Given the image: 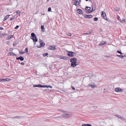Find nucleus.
Returning <instances> with one entry per match:
<instances>
[{
    "mask_svg": "<svg viewBox=\"0 0 126 126\" xmlns=\"http://www.w3.org/2000/svg\"><path fill=\"white\" fill-rule=\"evenodd\" d=\"M86 0V1H88L89 0Z\"/></svg>",
    "mask_w": 126,
    "mask_h": 126,
    "instance_id": "61",
    "label": "nucleus"
},
{
    "mask_svg": "<svg viewBox=\"0 0 126 126\" xmlns=\"http://www.w3.org/2000/svg\"><path fill=\"white\" fill-rule=\"evenodd\" d=\"M88 11H86V13H90L93 12L91 10H88Z\"/></svg>",
    "mask_w": 126,
    "mask_h": 126,
    "instance_id": "31",
    "label": "nucleus"
},
{
    "mask_svg": "<svg viewBox=\"0 0 126 126\" xmlns=\"http://www.w3.org/2000/svg\"><path fill=\"white\" fill-rule=\"evenodd\" d=\"M23 117V116H21L20 117L19 116H17L16 117H13L12 118H14V119H16V118H17L18 119H19L20 118H21Z\"/></svg>",
    "mask_w": 126,
    "mask_h": 126,
    "instance_id": "21",
    "label": "nucleus"
},
{
    "mask_svg": "<svg viewBox=\"0 0 126 126\" xmlns=\"http://www.w3.org/2000/svg\"><path fill=\"white\" fill-rule=\"evenodd\" d=\"M56 45H54V46H50L48 47V48L49 49L52 50H55L56 49Z\"/></svg>",
    "mask_w": 126,
    "mask_h": 126,
    "instance_id": "6",
    "label": "nucleus"
},
{
    "mask_svg": "<svg viewBox=\"0 0 126 126\" xmlns=\"http://www.w3.org/2000/svg\"><path fill=\"white\" fill-rule=\"evenodd\" d=\"M59 117H55V118H58Z\"/></svg>",
    "mask_w": 126,
    "mask_h": 126,
    "instance_id": "57",
    "label": "nucleus"
},
{
    "mask_svg": "<svg viewBox=\"0 0 126 126\" xmlns=\"http://www.w3.org/2000/svg\"><path fill=\"white\" fill-rule=\"evenodd\" d=\"M117 52L118 53L122 55L123 53L121 51H120L119 50H118L117 51Z\"/></svg>",
    "mask_w": 126,
    "mask_h": 126,
    "instance_id": "36",
    "label": "nucleus"
},
{
    "mask_svg": "<svg viewBox=\"0 0 126 126\" xmlns=\"http://www.w3.org/2000/svg\"><path fill=\"white\" fill-rule=\"evenodd\" d=\"M20 12L19 11H17L16 12V14L17 15L19 16H20Z\"/></svg>",
    "mask_w": 126,
    "mask_h": 126,
    "instance_id": "34",
    "label": "nucleus"
},
{
    "mask_svg": "<svg viewBox=\"0 0 126 126\" xmlns=\"http://www.w3.org/2000/svg\"><path fill=\"white\" fill-rule=\"evenodd\" d=\"M9 54L10 55H13L14 56H17V55L15 54L14 53H13V52H10L9 53Z\"/></svg>",
    "mask_w": 126,
    "mask_h": 126,
    "instance_id": "22",
    "label": "nucleus"
},
{
    "mask_svg": "<svg viewBox=\"0 0 126 126\" xmlns=\"http://www.w3.org/2000/svg\"><path fill=\"white\" fill-rule=\"evenodd\" d=\"M80 0H76V1H77V3H78V5H79V4H80V2H81Z\"/></svg>",
    "mask_w": 126,
    "mask_h": 126,
    "instance_id": "39",
    "label": "nucleus"
},
{
    "mask_svg": "<svg viewBox=\"0 0 126 126\" xmlns=\"http://www.w3.org/2000/svg\"><path fill=\"white\" fill-rule=\"evenodd\" d=\"M117 56L121 58H123L124 57H126V56H123L122 55H117Z\"/></svg>",
    "mask_w": 126,
    "mask_h": 126,
    "instance_id": "24",
    "label": "nucleus"
},
{
    "mask_svg": "<svg viewBox=\"0 0 126 126\" xmlns=\"http://www.w3.org/2000/svg\"><path fill=\"white\" fill-rule=\"evenodd\" d=\"M10 39V38H9V37L8 36H7V37H6V39L7 40H9Z\"/></svg>",
    "mask_w": 126,
    "mask_h": 126,
    "instance_id": "56",
    "label": "nucleus"
},
{
    "mask_svg": "<svg viewBox=\"0 0 126 126\" xmlns=\"http://www.w3.org/2000/svg\"><path fill=\"white\" fill-rule=\"evenodd\" d=\"M58 111H62L63 112H65L64 111V110H61V109H58Z\"/></svg>",
    "mask_w": 126,
    "mask_h": 126,
    "instance_id": "43",
    "label": "nucleus"
},
{
    "mask_svg": "<svg viewBox=\"0 0 126 126\" xmlns=\"http://www.w3.org/2000/svg\"><path fill=\"white\" fill-rule=\"evenodd\" d=\"M44 91L46 92H47L48 91V89H46L44 90Z\"/></svg>",
    "mask_w": 126,
    "mask_h": 126,
    "instance_id": "50",
    "label": "nucleus"
},
{
    "mask_svg": "<svg viewBox=\"0 0 126 126\" xmlns=\"http://www.w3.org/2000/svg\"><path fill=\"white\" fill-rule=\"evenodd\" d=\"M125 21V20L124 19H123L122 21H120V22L122 23H123Z\"/></svg>",
    "mask_w": 126,
    "mask_h": 126,
    "instance_id": "44",
    "label": "nucleus"
},
{
    "mask_svg": "<svg viewBox=\"0 0 126 126\" xmlns=\"http://www.w3.org/2000/svg\"><path fill=\"white\" fill-rule=\"evenodd\" d=\"M119 20L120 21H122V20L121 19H119Z\"/></svg>",
    "mask_w": 126,
    "mask_h": 126,
    "instance_id": "59",
    "label": "nucleus"
},
{
    "mask_svg": "<svg viewBox=\"0 0 126 126\" xmlns=\"http://www.w3.org/2000/svg\"><path fill=\"white\" fill-rule=\"evenodd\" d=\"M49 1V0H47V2H48Z\"/></svg>",
    "mask_w": 126,
    "mask_h": 126,
    "instance_id": "60",
    "label": "nucleus"
},
{
    "mask_svg": "<svg viewBox=\"0 0 126 126\" xmlns=\"http://www.w3.org/2000/svg\"><path fill=\"white\" fill-rule=\"evenodd\" d=\"M35 14H37V13H35Z\"/></svg>",
    "mask_w": 126,
    "mask_h": 126,
    "instance_id": "62",
    "label": "nucleus"
},
{
    "mask_svg": "<svg viewBox=\"0 0 126 126\" xmlns=\"http://www.w3.org/2000/svg\"><path fill=\"white\" fill-rule=\"evenodd\" d=\"M67 35L69 36H71V34L70 33H68V34H67Z\"/></svg>",
    "mask_w": 126,
    "mask_h": 126,
    "instance_id": "49",
    "label": "nucleus"
},
{
    "mask_svg": "<svg viewBox=\"0 0 126 126\" xmlns=\"http://www.w3.org/2000/svg\"><path fill=\"white\" fill-rule=\"evenodd\" d=\"M9 41H7L6 42V44H7L8 45L9 44Z\"/></svg>",
    "mask_w": 126,
    "mask_h": 126,
    "instance_id": "53",
    "label": "nucleus"
},
{
    "mask_svg": "<svg viewBox=\"0 0 126 126\" xmlns=\"http://www.w3.org/2000/svg\"><path fill=\"white\" fill-rule=\"evenodd\" d=\"M85 9L87 10H89L91 9V8L90 7L86 6L85 7Z\"/></svg>",
    "mask_w": 126,
    "mask_h": 126,
    "instance_id": "33",
    "label": "nucleus"
},
{
    "mask_svg": "<svg viewBox=\"0 0 126 126\" xmlns=\"http://www.w3.org/2000/svg\"><path fill=\"white\" fill-rule=\"evenodd\" d=\"M119 10V8L118 7H116L114 9L115 11L116 12H118Z\"/></svg>",
    "mask_w": 126,
    "mask_h": 126,
    "instance_id": "32",
    "label": "nucleus"
},
{
    "mask_svg": "<svg viewBox=\"0 0 126 126\" xmlns=\"http://www.w3.org/2000/svg\"><path fill=\"white\" fill-rule=\"evenodd\" d=\"M67 55L69 57H73L74 56V54L75 53L71 51H67Z\"/></svg>",
    "mask_w": 126,
    "mask_h": 126,
    "instance_id": "5",
    "label": "nucleus"
},
{
    "mask_svg": "<svg viewBox=\"0 0 126 126\" xmlns=\"http://www.w3.org/2000/svg\"><path fill=\"white\" fill-rule=\"evenodd\" d=\"M114 91L116 92H122V90L119 88H116L115 89Z\"/></svg>",
    "mask_w": 126,
    "mask_h": 126,
    "instance_id": "8",
    "label": "nucleus"
},
{
    "mask_svg": "<svg viewBox=\"0 0 126 126\" xmlns=\"http://www.w3.org/2000/svg\"><path fill=\"white\" fill-rule=\"evenodd\" d=\"M106 41H102L101 42L100 44H99V45L100 46H102L104 45V44H106Z\"/></svg>",
    "mask_w": 126,
    "mask_h": 126,
    "instance_id": "19",
    "label": "nucleus"
},
{
    "mask_svg": "<svg viewBox=\"0 0 126 126\" xmlns=\"http://www.w3.org/2000/svg\"><path fill=\"white\" fill-rule=\"evenodd\" d=\"M77 60L76 58H72L70 59V61L71 63L77 62Z\"/></svg>",
    "mask_w": 126,
    "mask_h": 126,
    "instance_id": "12",
    "label": "nucleus"
},
{
    "mask_svg": "<svg viewBox=\"0 0 126 126\" xmlns=\"http://www.w3.org/2000/svg\"><path fill=\"white\" fill-rule=\"evenodd\" d=\"M52 88V86L50 85H44L43 88Z\"/></svg>",
    "mask_w": 126,
    "mask_h": 126,
    "instance_id": "23",
    "label": "nucleus"
},
{
    "mask_svg": "<svg viewBox=\"0 0 126 126\" xmlns=\"http://www.w3.org/2000/svg\"><path fill=\"white\" fill-rule=\"evenodd\" d=\"M92 32H88L87 33H85V34H89L91 33Z\"/></svg>",
    "mask_w": 126,
    "mask_h": 126,
    "instance_id": "40",
    "label": "nucleus"
},
{
    "mask_svg": "<svg viewBox=\"0 0 126 126\" xmlns=\"http://www.w3.org/2000/svg\"><path fill=\"white\" fill-rule=\"evenodd\" d=\"M7 35V34L5 33L0 34V37H2L3 36H5Z\"/></svg>",
    "mask_w": 126,
    "mask_h": 126,
    "instance_id": "25",
    "label": "nucleus"
},
{
    "mask_svg": "<svg viewBox=\"0 0 126 126\" xmlns=\"http://www.w3.org/2000/svg\"><path fill=\"white\" fill-rule=\"evenodd\" d=\"M16 59L17 60H20L21 61H23L24 60V57L22 56H20L19 57H17L16 58Z\"/></svg>",
    "mask_w": 126,
    "mask_h": 126,
    "instance_id": "14",
    "label": "nucleus"
},
{
    "mask_svg": "<svg viewBox=\"0 0 126 126\" xmlns=\"http://www.w3.org/2000/svg\"><path fill=\"white\" fill-rule=\"evenodd\" d=\"M63 56H61V55H59V57L60 59H62V58H63Z\"/></svg>",
    "mask_w": 126,
    "mask_h": 126,
    "instance_id": "48",
    "label": "nucleus"
},
{
    "mask_svg": "<svg viewBox=\"0 0 126 126\" xmlns=\"http://www.w3.org/2000/svg\"><path fill=\"white\" fill-rule=\"evenodd\" d=\"M9 16H10V15H6L4 17L3 21H5L9 17Z\"/></svg>",
    "mask_w": 126,
    "mask_h": 126,
    "instance_id": "26",
    "label": "nucleus"
},
{
    "mask_svg": "<svg viewBox=\"0 0 126 126\" xmlns=\"http://www.w3.org/2000/svg\"><path fill=\"white\" fill-rule=\"evenodd\" d=\"M41 29L42 30V32H44V27L43 25H41Z\"/></svg>",
    "mask_w": 126,
    "mask_h": 126,
    "instance_id": "29",
    "label": "nucleus"
},
{
    "mask_svg": "<svg viewBox=\"0 0 126 126\" xmlns=\"http://www.w3.org/2000/svg\"><path fill=\"white\" fill-rule=\"evenodd\" d=\"M83 16H84V17L86 18H92L93 17L92 16V15H83Z\"/></svg>",
    "mask_w": 126,
    "mask_h": 126,
    "instance_id": "17",
    "label": "nucleus"
},
{
    "mask_svg": "<svg viewBox=\"0 0 126 126\" xmlns=\"http://www.w3.org/2000/svg\"><path fill=\"white\" fill-rule=\"evenodd\" d=\"M71 88L72 89H73V90H75V89L74 87L71 86Z\"/></svg>",
    "mask_w": 126,
    "mask_h": 126,
    "instance_id": "51",
    "label": "nucleus"
},
{
    "mask_svg": "<svg viewBox=\"0 0 126 126\" xmlns=\"http://www.w3.org/2000/svg\"><path fill=\"white\" fill-rule=\"evenodd\" d=\"M82 126H92L91 124H83Z\"/></svg>",
    "mask_w": 126,
    "mask_h": 126,
    "instance_id": "27",
    "label": "nucleus"
},
{
    "mask_svg": "<svg viewBox=\"0 0 126 126\" xmlns=\"http://www.w3.org/2000/svg\"><path fill=\"white\" fill-rule=\"evenodd\" d=\"M77 12L78 13L80 14H82L83 13V12L80 9H78L77 10Z\"/></svg>",
    "mask_w": 126,
    "mask_h": 126,
    "instance_id": "13",
    "label": "nucleus"
},
{
    "mask_svg": "<svg viewBox=\"0 0 126 126\" xmlns=\"http://www.w3.org/2000/svg\"><path fill=\"white\" fill-rule=\"evenodd\" d=\"M39 42L40 44V46H37L38 48H40L42 47L45 46V44L44 43L43 40L39 39Z\"/></svg>",
    "mask_w": 126,
    "mask_h": 126,
    "instance_id": "3",
    "label": "nucleus"
},
{
    "mask_svg": "<svg viewBox=\"0 0 126 126\" xmlns=\"http://www.w3.org/2000/svg\"><path fill=\"white\" fill-rule=\"evenodd\" d=\"M13 48H10L9 50L10 51H12L13 50Z\"/></svg>",
    "mask_w": 126,
    "mask_h": 126,
    "instance_id": "52",
    "label": "nucleus"
},
{
    "mask_svg": "<svg viewBox=\"0 0 126 126\" xmlns=\"http://www.w3.org/2000/svg\"><path fill=\"white\" fill-rule=\"evenodd\" d=\"M88 85L89 86L91 87L92 88V89L94 88L95 87H96V85H95L94 83H93V84L92 83H90Z\"/></svg>",
    "mask_w": 126,
    "mask_h": 126,
    "instance_id": "9",
    "label": "nucleus"
},
{
    "mask_svg": "<svg viewBox=\"0 0 126 126\" xmlns=\"http://www.w3.org/2000/svg\"><path fill=\"white\" fill-rule=\"evenodd\" d=\"M120 18V17L119 16H118L117 18L119 20V19Z\"/></svg>",
    "mask_w": 126,
    "mask_h": 126,
    "instance_id": "55",
    "label": "nucleus"
},
{
    "mask_svg": "<svg viewBox=\"0 0 126 126\" xmlns=\"http://www.w3.org/2000/svg\"><path fill=\"white\" fill-rule=\"evenodd\" d=\"M3 28L2 27H0V30H3Z\"/></svg>",
    "mask_w": 126,
    "mask_h": 126,
    "instance_id": "54",
    "label": "nucleus"
},
{
    "mask_svg": "<svg viewBox=\"0 0 126 126\" xmlns=\"http://www.w3.org/2000/svg\"><path fill=\"white\" fill-rule=\"evenodd\" d=\"M31 38L33 40L34 43H36L37 41V39L36 36L35 34L34 33H31Z\"/></svg>",
    "mask_w": 126,
    "mask_h": 126,
    "instance_id": "1",
    "label": "nucleus"
},
{
    "mask_svg": "<svg viewBox=\"0 0 126 126\" xmlns=\"http://www.w3.org/2000/svg\"><path fill=\"white\" fill-rule=\"evenodd\" d=\"M19 54H23L25 53V52H23L22 51V50H19Z\"/></svg>",
    "mask_w": 126,
    "mask_h": 126,
    "instance_id": "30",
    "label": "nucleus"
},
{
    "mask_svg": "<svg viewBox=\"0 0 126 126\" xmlns=\"http://www.w3.org/2000/svg\"><path fill=\"white\" fill-rule=\"evenodd\" d=\"M25 53H27L28 52V49L27 47L26 48L25 50Z\"/></svg>",
    "mask_w": 126,
    "mask_h": 126,
    "instance_id": "38",
    "label": "nucleus"
},
{
    "mask_svg": "<svg viewBox=\"0 0 126 126\" xmlns=\"http://www.w3.org/2000/svg\"><path fill=\"white\" fill-rule=\"evenodd\" d=\"M9 38L10 39L12 38L13 37V35H10L8 36Z\"/></svg>",
    "mask_w": 126,
    "mask_h": 126,
    "instance_id": "41",
    "label": "nucleus"
},
{
    "mask_svg": "<svg viewBox=\"0 0 126 126\" xmlns=\"http://www.w3.org/2000/svg\"><path fill=\"white\" fill-rule=\"evenodd\" d=\"M62 59L65 60H67L69 59V57H68L63 56V58H62Z\"/></svg>",
    "mask_w": 126,
    "mask_h": 126,
    "instance_id": "20",
    "label": "nucleus"
},
{
    "mask_svg": "<svg viewBox=\"0 0 126 126\" xmlns=\"http://www.w3.org/2000/svg\"><path fill=\"white\" fill-rule=\"evenodd\" d=\"M11 79H9L8 78H6L4 79H0V82H3L4 81H9L11 80Z\"/></svg>",
    "mask_w": 126,
    "mask_h": 126,
    "instance_id": "7",
    "label": "nucleus"
},
{
    "mask_svg": "<svg viewBox=\"0 0 126 126\" xmlns=\"http://www.w3.org/2000/svg\"><path fill=\"white\" fill-rule=\"evenodd\" d=\"M48 12H51V7H49L48 9Z\"/></svg>",
    "mask_w": 126,
    "mask_h": 126,
    "instance_id": "45",
    "label": "nucleus"
},
{
    "mask_svg": "<svg viewBox=\"0 0 126 126\" xmlns=\"http://www.w3.org/2000/svg\"><path fill=\"white\" fill-rule=\"evenodd\" d=\"M44 85H42L41 84H39L37 85H33V87H38L39 88H43Z\"/></svg>",
    "mask_w": 126,
    "mask_h": 126,
    "instance_id": "15",
    "label": "nucleus"
},
{
    "mask_svg": "<svg viewBox=\"0 0 126 126\" xmlns=\"http://www.w3.org/2000/svg\"><path fill=\"white\" fill-rule=\"evenodd\" d=\"M72 1L73 5H74L76 6H78V4L77 2V1H76V0H73Z\"/></svg>",
    "mask_w": 126,
    "mask_h": 126,
    "instance_id": "18",
    "label": "nucleus"
},
{
    "mask_svg": "<svg viewBox=\"0 0 126 126\" xmlns=\"http://www.w3.org/2000/svg\"><path fill=\"white\" fill-rule=\"evenodd\" d=\"M77 65H78V64H77V62H76L71 63L70 65L71 67H74L77 66Z\"/></svg>",
    "mask_w": 126,
    "mask_h": 126,
    "instance_id": "11",
    "label": "nucleus"
},
{
    "mask_svg": "<svg viewBox=\"0 0 126 126\" xmlns=\"http://www.w3.org/2000/svg\"><path fill=\"white\" fill-rule=\"evenodd\" d=\"M48 55V53H46L43 54V56L44 57Z\"/></svg>",
    "mask_w": 126,
    "mask_h": 126,
    "instance_id": "37",
    "label": "nucleus"
},
{
    "mask_svg": "<svg viewBox=\"0 0 126 126\" xmlns=\"http://www.w3.org/2000/svg\"><path fill=\"white\" fill-rule=\"evenodd\" d=\"M19 27V26L17 25L15 28V29H18Z\"/></svg>",
    "mask_w": 126,
    "mask_h": 126,
    "instance_id": "46",
    "label": "nucleus"
},
{
    "mask_svg": "<svg viewBox=\"0 0 126 126\" xmlns=\"http://www.w3.org/2000/svg\"><path fill=\"white\" fill-rule=\"evenodd\" d=\"M7 10L8 11H9V9H8V8H7Z\"/></svg>",
    "mask_w": 126,
    "mask_h": 126,
    "instance_id": "58",
    "label": "nucleus"
},
{
    "mask_svg": "<svg viewBox=\"0 0 126 126\" xmlns=\"http://www.w3.org/2000/svg\"><path fill=\"white\" fill-rule=\"evenodd\" d=\"M101 15L102 17L106 20L108 21V19L107 18L106 16V13L105 12L102 11L101 13Z\"/></svg>",
    "mask_w": 126,
    "mask_h": 126,
    "instance_id": "2",
    "label": "nucleus"
},
{
    "mask_svg": "<svg viewBox=\"0 0 126 126\" xmlns=\"http://www.w3.org/2000/svg\"><path fill=\"white\" fill-rule=\"evenodd\" d=\"M15 17V16H13L10 19V20H12L14 19Z\"/></svg>",
    "mask_w": 126,
    "mask_h": 126,
    "instance_id": "42",
    "label": "nucleus"
},
{
    "mask_svg": "<svg viewBox=\"0 0 126 126\" xmlns=\"http://www.w3.org/2000/svg\"><path fill=\"white\" fill-rule=\"evenodd\" d=\"M62 116L64 118H68L71 116L70 114L66 113L65 112L62 114Z\"/></svg>",
    "mask_w": 126,
    "mask_h": 126,
    "instance_id": "4",
    "label": "nucleus"
},
{
    "mask_svg": "<svg viewBox=\"0 0 126 126\" xmlns=\"http://www.w3.org/2000/svg\"><path fill=\"white\" fill-rule=\"evenodd\" d=\"M115 116L118 117L119 118L121 119L122 120H123L124 121L126 120L123 117H122L121 116L119 115H115Z\"/></svg>",
    "mask_w": 126,
    "mask_h": 126,
    "instance_id": "16",
    "label": "nucleus"
},
{
    "mask_svg": "<svg viewBox=\"0 0 126 126\" xmlns=\"http://www.w3.org/2000/svg\"><path fill=\"white\" fill-rule=\"evenodd\" d=\"M98 20V18L97 17H94L93 19L94 21H97Z\"/></svg>",
    "mask_w": 126,
    "mask_h": 126,
    "instance_id": "35",
    "label": "nucleus"
},
{
    "mask_svg": "<svg viewBox=\"0 0 126 126\" xmlns=\"http://www.w3.org/2000/svg\"><path fill=\"white\" fill-rule=\"evenodd\" d=\"M18 63L19 64H21L22 65H24V64L25 63H24L23 62H21V63H20V62H19Z\"/></svg>",
    "mask_w": 126,
    "mask_h": 126,
    "instance_id": "47",
    "label": "nucleus"
},
{
    "mask_svg": "<svg viewBox=\"0 0 126 126\" xmlns=\"http://www.w3.org/2000/svg\"><path fill=\"white\" fill-rule=\"evenodd\" d=\"M18 43V42H17V41H15L14 42V43H13V46H14V47L16 45V44H17Z\"/></svg>",
    "mask_w": 126,
    "mask_h": 126,
    "instance_id": "28",
    "label": "nucleus"
},
{
    "mask_svg": "<svg viewBox=\"0 0 126 126\" xmlns=\"http://www.w3.org/2000/svg\"><path fill=\"white\" fill-rule=\"evenodd\" d=\"M96 9V4L94 3H93L92 6V11L93 12L95 11Z\"/></svg>",
    "mask_w": 126,
    "mask_h": 126,
    "instance_id": "10",
    "label": "nucleus"
}]
</instances>
